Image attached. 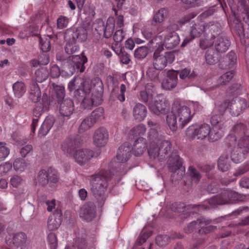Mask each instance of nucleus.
I'll list each match as a JSON object with an SVG mask.
<instances>
[{
    "label": "nucleus",
    "instance_id": "obj_36",
    "mask_svg": "<svg viewBox=\"0 0 249 249\" xmlns=\"http://www.w3.org/2000/svg\"><path fill=\"white\" fill-rule=\"evenodd\" d=\"M13 92L15 97H22L26 91L25 84L22 81H18L13 84L12 86Z\"/></svg>",
    "mask_w": 249,
    "mask_h": 249
},
{
    "label": "nucleus",
    "instance_id": "obj_3",
    "mask_svg": "<svg viewBox=\"0 0 249 249\" xmlns=\"http://www.w3.org/2000/svg\"><path fill=\"white\" fill-rule=\"evenodd\" d=\"M54 94L59 106V113L64 117H69L74 110V103L70 98L64 99L65 96V88L63 86H53Z\"/></svg>",
    "mask_w": 249,
    "mask_h": 249
},
{
    "label": "nucleus",
    "instance_id": "obj_35",
    "mask_svg": "<svg viewBox=\"0 0 249 249\" xmlns=\"http://www.w3.org/2000/svg\"><path fill=\"white\" fill-rule=\"evenodd\" d=\"M218 169L224 172L228 171L231 167L230 161L228 158V153L225 152L219 158L217 161Z\"/></svg>",
    "mask_w": 249,
    "mask_h": 249
},
{
    "label": "nucleus",
    "instance_id": "obj_7",
    "mask_svg": "<svg viewBox=\"0 0 249 249\" xmlns=\"http://www.w3.org/2000/svg\"><path fill=\"white\" fill-rule=\"evenodd\" d=\"M172 144L170 141L164 140L160 142L158 149L149 148L148 153L150 157L155 158L157 157L160 160H163L167 156L169 152L171 150Z\"/></svg>",
    "mask_w": 249,
    "mask_h": 249
},
{
    "label": "nucleus",
    "instance_id": "obj_63",
    "mask_svg": "<svg viewBox=\"0 0 249 249\" xmlns=\"http://www.w3.org/2000/svg\"><path fill=\"white\" fill-rule=\"evenodd\" d=\"M40 48L43 52H49L51 49L50 38H40Z\"/></svg>",
    "mask_w": 249,
    "mask_h": 249
},
{
    "label": "nucleus",
    "instance_id": "obj_34",
    "mask_svg": "<svg viewBox=\"0 0 249 249\" xmlns=\"http://www.w3.org/2000/svg\"><path fill=\"white\" fill-rule=\"evenodd\" d=\"M182 165V160L177 152H173L167 161V167L169 170H175L177 167Z\"/></svg>",
    "mask_w": 249,
    "mask_h": 249
},
{
    "label": "nucleus",
    "instance_id": "obj_19",
    "mask_svg": "<svg viewBox=\"0 0 249 249\" xmlns=\"http://www.w3.org/2000/svg\"><path fill=\"white\" fill-rule=\"evenodd\" d=\"M131 146V144L126 142L119 147L116 159L119 162H125L130 158L132 150Z\"/></svg>",
    "mask_w": 249,
    "mask_h": 249
},
{
    "label": "nucleus",
    "instance_id": "obj_55",
    "mask_svg": "<svg viewBox=\"0 0 249 249\" xmlns=\"http://www.w3.org/2000/svg\"><path fill=\"white\" fill-rule=\"evenodd\" d=\"M188 173L192 181L197 183L200 180L201 176L195 167L190 166L188 169Z\"/></svg>",
    "mask_w": 249,
    "mask_h": 249
},
{
    "label": "nucleus",
    "instance_id": "obj_49",
    "mask_svg": "<svg viewBox=\"0 0 249 249\" xmlns=\"http://www.w3.org/2000/svg\"><path fill=\"white\" fill-rule=\"evenodd\" d=\"M94 125L89 117L85 118L81 122L78 128V132L82 133L90 129Z\"/></svg>",
    "mask_w": 249,
    "mask_h": 249
},
{
    "label": "nucleus",
    "instance_id": "obj_58",
    "mask_svg": "<svg viewBox=\"0 0 249 249\" xmlns=\"http://www.w3.org/2000/svg\"><path fill=\"white\" fill-rule=\"evenodd\" d=\"M12 162L6 161L0 164V176L6 175L12 169Z\"/></svg>",
    "mask_w": 249,
    "mask_h": 249
},
{
    "label": "nucleus",
    "instance_id": "obj_11",
    "mask_svg": "<svg viewBox=\"0 0 249 249\" xmlns=\"http://www.w3.org/2000/svg\"><path fill=\"white\" fill-rule=\"evenodd\" d=\"M94 156V152L88 149H80L75 151L73 158L79 165H84L88 162Z\"/></svg>",
    "mask_w": 249,
    "mask_h": 249
},
{
    "label": "nucleus",
    "instance_id": "obj_13",
    "mask_svg": "<svg viewBox=\"0 0 249 249\" xmlns=\"http://www.w3.org/2000/svg\"><path fill=\"white\" fill-rule=\"evenodd\" d=\"M96 215V206L91 201L86 203L81 208L80 217L87 222L91 221Z\"/></svg>",
    "mask_w": 249,
    "mask_h": 249
},
{
    "label": "nucleus",
    "instance_id": "obj_51",
    "mask_svg": "<svg viewBox=\"0 0 249 249\" xmlns=\"http://www.w3.org/2000/svg\"><path fill=\"white\" fill-rule=\"evenodd\" d=\"M171 239H172L171 236H169L166 234H160L156 237L155 241L158 246L162 247L167 245Z\"/></svg>",
    "mask_w": 249,
    "mask_h": 249
},
{
    "label": "nucleus",
    "instance_id": "obj_41",
    "mask_svg": "<svg viewBox=\"0 0 249 249\" xmlns=\"http://www.w3.org/2000/svg\"><path fill=\"white\" fill-rule=\"evenodd\" d=\"M226 193H227V198L229 199L228 204L242 201L245 199V196L239 194L235 191L226 190Z\"/></svg>",
    "mask_w": 249,
    "mask_h": 249
},
{
    "label": "nucleus",
    "instance_id": "obj_46",
    "mask_svg": "<svg viewBox=\"0 0 249 249\" xmlns=\"http://www.w3.org/2000/svg\"><path fill=\"white\" fill-rule=\"evenodd\" d=\"M237 146L247 154L249 153V135H244L238 140Z\"/></svg>",
    "mask_w": 249,
    "mask_h": 249
},
{
    "label": "nucleus",
    "instance_id": "obj_33",
    "mask_svg": "<svg viewBox=\"0 0 249 249\" xmlns=\"http://www.w3.org/2000/svg\"><path fill=\"white\" fill-rule=\"evenodd\" d=\"M168 15V10L166 8L160 9L153 16L151 20V25L156 26L163 22Z\"/></svg>",
    "mask_w": 249,
    "mask_h": 249
},
{
    "label": "nucleus",
    "instance_id": "obj_2",
    "mask_svg": "<svg viewBox=\"0 0 249 249\" xmlns=\"http://www.w3.org/2000/svg\"><path fill=\"white\" fill-rule=\"evenodd\" d=\"M108 168L101 169L97 174L90 177V191L97 198L98 206L102 207L105 203V193L108 185Z\"/></svg>",
    "mask_w": 249,
    "mask_h": 249
},
{
    "label": "nucleus",
    "instance_id": "obj_15",
    "mask_svg": "<svg viewBox=\"0 0 249 249\" xmlns=\"http://www.w3.org/2000/svg\"><path fill=\"white\" fill-rule=\"evenodd\" d=\"M108 132L107 128L101 127L94 132L93 137L94 144L97 147L105 146L107 142Z\"/></svg>",
    "mask_w": 249,
    "mask_h": 249
},
{
    "label": "nucleus",
    "instance_id": "obj_8",
    "mask_svg": "<svg viewBox=\"0 0 249 249\" xmlns=\"http://www.w3.org/2000/svg\"><path fill=\"white\" fill-rule=\"evenodd\" d=\"M175 52H167L164 54L153 56V67L159 71L162 70L168 63L171 64L175 58Z\"/></svg>",
    "mask_w": 249,
    "mask_h": 249
},
{
    "label": "nucleus",
    "instance_id": "obj_61",
    "mask_svg": "<svg viewBox=\"0 0 249 249\" xmlns=\"http://www.w3.org/2000/svg\"><path fill=\"white\" fill-rule=\"evenodd\" d=\"M37 180L42 185H45L48 183L47 172L45 170L42 169L39 172Z\"/></svg>",
    "mask_w": 249,
    "mask_h": 249
},
{
    "label": "nucleus",
    "instance_id": "obj_25",
    "mask_svg": "<svg viewBox=\"0 0 249 249\" xmlns=\"http://www.w3.org/2000/svg\"><path fill=\"white\" fill-rule=\"evenodd\" d=\"M54 122L53 116L50 115L47 116L39 129L38 136L41 137L46 136L53 126Z\"/></svg>",
    "mask_w": 249,
    "mask_h": 249
},
{
    "label": "nucleus",
    "instance_id": "obj_52",
    "mask_svg": "<svg viewBox=\"0 0 249 249\" xmlns=\"http://www.w3.org/2000/svg\"><path fill=\"white\" fill-rule=\"evenodd\" d=\"M199 228L200 229L198 230L197 232L199 236L207 235L210 233L214 232L217 229L216 226L208 225H205L204 224L200 225Z\"/></svg>",
    "mask_w": 249,
    "mask_h": 249
},
{
    "label": "nucleus",
    "instance_id": "obj_57",
    "mask_svg": "<svg viewBox=\"0 0 249 249\" xmlns=\"http://www.w3.org/2000/svg\"><path fill=\"white\" fill-rule=\"evenodd\" d=\"M148 53V48L146 46H142L137 48L134 52V56L138 59L145 58Z\"/></svg>",
    "mask_w": 249,
    "mask_h": 249
},
{
    "label": "nucleus",
    "instance_id": "obj_20",
    "mask_svg": "<svg viewBox=\"0 0 249 249\" xmlns=\"http://www.w3.org/2000/svg\"><path fill=\"white\" fill-rule=\"evenodd\" d=\"M176 109L178 113L177 117L178 118V122L180 123L179 126L181 128H183L192 118L190 115V110L186 106H179Z\"/></svg>",
    "mask_w": 249,
    "mask_h": 249
},
{
    "label": "nucleus",
    "instance_id": "obj_32",
    "mask_svg": "<svg viewBox=\"0 0 249 249\" xmlns=\"http://www.w3.org/2000/svg\"><path fill=\"white\" fill-rule=\"evenodd\" d=\"M133 114L135 120L138 122H141L146 116V108L143 105L138 103L133 108Z\"/></svg>",
    "mask_w": 249,
    "mask_h": 249
},
{
    "label": "nucleus",
    "instance_id": "obj_44",
    "mask_svg": "<svg viewBox=\"0 0 249 249\" xmlns=\"http://www.w3.org/2000/svg\"><path fill=\"white\" fill-rule=\"evenodd\" d=\"M178 71V75L179 74V78L181 79H193L196 76V74L194 71H192L191 69L185 68L180 71Z\"/></svg>",
    "mask_w": 249,
    "mask_h": 249
},
{
    "label": "nucleus",
    "instance_id": "obj_26",
    "mask_svg": "<svg viewBox=\"0 0 249 249\" xmlns=\"http://www.w3.org/2000/svg\"><path fill=\"white\" fill-rule=\"evenodd\" d=\"M146 140L142 137H139L134 142L131 149L135 156H141L146 148Z\"/></svg>",
    "mask_w": 249,
    "mask_h": 249
},
{
    "label": "nucleus",
    "instance_id": "obj_37",
    "mask_svg": "<svg viewBox=\"0 0 249 249\" xmlns=\"http://www.w3.org/2000/svg\"><path fill=\"white\" fill-rule=\"evenodd\" d=\"M211 128L209 124H203L200 126L197 125L196 136L198 139L203 140L207 136H210Z\"/></svg>",
    "mask_w": 249,
    "mask_h": 249
},
{
    "label": "nucleus",
    "instance_id": "obj_6",
    "mask_svg": "<svg viewBox=\"0 0 249 249\" xmlns=\"http://www.w3.org/2000/svg\"><path fill=\"white\" fill-rule=\"evenodd\" d=\"M81 144V137L78 135H74L66 138L61 144V149L67 155H71L74 150Z\"/></svg>",
    "mask_w": 249,
    "mask_h": 249
},
{
    "label": "nucleus",
    "instance_id": "obj_60",
    "mask_svg": "<svg viewBox=\"0 0 249 249\" xmlns=\"http://www.w3.org/2000/svg\"><path fill=\"white\" fill-rule=\"evenodd\" d=\"M146 131L145 125L143 124H140L136 126L131 130V134L134 136H137L138 135H143Z\"/></svg>",
    "mask_w": 249,
    "mask_h": 249
},
{
    "label": "nucleus",
    "instance_id": "obj_24",
    "mask_svg": "<svg viewBox=\"0 0 249 249\" xmlns=\"http://www.w3.org/2000/svg\"><path fill=\"white\" fill-rule=\"evenodd\" d=\"M237 56L233 51L229 52L223 58V60L220 61L219 67L222 69H230L234 67L236 64Z\"/></svg>",
    "mask_w": 249,
    "mask_h": 249
},
{
    "label": "nucleus",
    "instance_id": "obj_54",
    "mask_svg": "<svg viewBox=\"0 0 249 249\" xmlns=\"http://www.w3.org/2000/svg\"><path fill=\"white\" fill-rule=\"evenodd\" d=\"M234 75V71H228L222 75L218 80V83L220 85H226L233 78Z\"/></svg>",
    "mask_w": 249,
    "mask_h": 249
},
{
    "label": "nucleus",
    "instance_id": "obj_31",
    "mask_svg": "<svg viewBox=\"0 0 249 249\" xmlns=\"http://www.w3.org/2000/svg\"><path fill=\"white\" fill-rule=\"evenodd\" d=\"M205 58L207 64L214 65L220 61L221 53L215 51V49L210 48L206 52Z\"/></svg>",
    "mask_w": 249,
    "mask_h": 249
},
{
    "label": "nucleus",
    "instance_id": "obj_10",
    "mask_svg": "<svg viewBox=\"0 0 249 249\" xmlns=\"http://www.w3.org/2000/svg\"><path fill=\"white\" fill-rule=\"evenodd\" d=\"M150 111L156 115H165L169 113L170 105L165 99L155 101L154 103H149Z\"/></svg>",
    "mask_w": 249,
    "mask_h": 249
},
{
    "label": "nucleus",
    "instance_id": "obj_53",
    "mask_svg": "<svg viewBox=\"0 0 249 249\" xmlns=\"http://www.w3.org/2000/svg\"><path fill=\"white\" fill-rule=\"evenodd\" d=\"M170 172H172V178H173V180H180L182 178L183 176L185 174V168L184 166H180L177 167L175 170H169Z\"/></svg>",
    "mask_w": 249,
    "mask_h": 249
},
{
    "label": "nucleus",
    "instance_id": "obj_48",
    "mask_svg": "<svg viewBox=\"0 0 249 249\" xmlns=\"http://www.w3.org/2000/svg\"><path fill=\"white\" fill-rule=\"evenodd\" d=\"M13 166L15 171L22 172L27 167L28 163L22 158H17L14 161Z\"/></svg>",
    "mask_w": 249,
    "mask_h": 249
},
{
    "label": "nucleus",
    "instance_id": "obj_64",
    "mask_svg": "<svg viewBox=\"0 0 249 249\" xmlns=\"http://www.w3.org/2000/svg\"><path fill=\"white\" fill-rule=\"evenodd\" d=\"M214 43L213 39H209L206 38H201L199 40V46L202 50H205L207 48L212 47Z\"/></svg>",
    "mask_w": 249,
    "mask_h": 249
},
{
    "label": "nucleus",
    "instance_id": "obj_14",
    "mask_svg": "<svg viewBox=\"0 0 249 249\" xmlns=\"http://www.w3.org/2000/svg\"><path fill=\"white\" fill-rule=\"evenodd\" d=\"M247 103L245 99L235 97L231 101L230 111L232 115L238 116L247 107Z\"/></svg>",
    "mask_w": 249,
    "mask_h": 249
},
{
    "label": "nucleus",
    "instance_id": "obj_42",
    "mask_svg": "<svg viewBox=\"0 0 249 249\" xmlns=\"http://www.w3.org/2000/svg\"><path fill=\"white\" fill-rule=\"evenodd\" d=\"M66 40L67 42L66 44L65 50L67 54H72L79 52L80 48L79 45L77 44L76 40L71 39Z\"/></svg>",
    "mask_w": 249,
    "mask_h": 249
},
{
    "label": "nucleus",
    "instance_id": "obj_28",
    "mask_svg": "<svg viewBox=\"0 0 249 249\" xmlns=\"http://www.w3.org/2000/svg\"><path fill=\"white\" fill-rule=\"evenodd\" d=\"M205 30L211 35L212 39L216 38L222 31L221 24L217 22H210L205 26Z\"/></svg>",
    "mask_w": 249,
    "mask_h": 249
},
{
    "label": "nucleus",
    "instance_id": "obj_43",
    "mask_svg": "<svg viewBox=\"0 0 249 249\" xmlns=\"http://www.w3.org/2000/svg\"><path fill=\"white\" fill-rule=\"evenodd\" d=\"M173 110L171 112L168 113L166 116V122L170 129L172 131H175L178 128L177 116L173 113L174 107L172 108Z\"/></svg>",
    "mask_w": 249,
    "mask_h": 249
},
{
    "label": "nucleus",
    "instance_id": "obj_1",
    "mask_svg": "<svg viewBox=\"0 0 249 249\" xmlns=\"http://www.w3.org/2000/svg\"><path fill=\"white\" fill-rule=\"evenodd\" d=\"M80 84V88L76 89L74 92V96L78 102L80 103V106L84 109H91L93 106H96L101 104L102 102V93L103 88L101 82H97L94 87V89L97 90L94 92L92 89V84L89 80L83 81L80 77L72 79L69 83L68 89L70 91H72Z\"/></svg>",
    "mask_w": 249,
    "mask_h": 249
},
{
    "label": "nucleus",
    "instance_id": "obj_47",
    "mask_svg": "<svg viewBox=\"0 0 249 249\" xmlns=\"http://www.w3.org/2000/svg\"><path fill=\"white\" fill-rule=\"evenodd\" d=\"M247 130L246 124L241 122H237L232 127V131L235 135L241 137L246 135Z\"/></svg>",
    "mask_w": 249,
    "mask_h": 249
},
{
    "label": "nucleus",
    "instance_id": "obj_9",
    "mask_svg": "<svg viewBox=\"0 0 249 249\" xmlns=\"http://www.w3.org/2000/svg\"><path fill=\"white\" fill-rule=\"evenodd\" d=\"M26 234L22 232L15 233L11 239V235L7 236L5 242L10 247L15 246L20 247V249H28V244L26 242Z\"/></svg>",
    "mask_w": 249,
    "mask_h": 249
},
{
    "label": "nucleus",
    "instance_id": "obj_45",
    "mask_svg": "<svg viewBox=\"0 0 249 249\" xmlns=\"http://www.w3.org/2000/svg\"><path fill=\"white\" fill-rule=\"evenodd\" d=\"M35 74L36 81L40 83L46 80L49 75L48 70L44 67L37 70Z\"/></svg>",
    "mask_w": 249,
    "mask_h": 249
},
{
    "label": "nucleus",
    "instance_id": "obj_29",
    "mask_svg": "<svg viewBox=\"0 0 249 249\" xmlns=\"http://www.w3.org/2000/svg\"><path fill=\"white\" fill-rule=\"evenodd\" d=\"M228 200L226 190H224L221 193L209 199L208 203L210 207H213L217 205L228 204Z\"/></svg>",
    "mask_w": 249,
    "mask_h": 249
},
{
    "label": "nucleus",
    "instance_id": "obj_21",
    "mask_svg": "<svg viewBox=\"0 0 249 249\" xmlns=\"http://www.w3.org/2000/svg\"><path fill=\"white\" fill-rule=\"evenodd\" d=\"M205 30V26H204V24L201 23L194 24L191 27V29L190 31V37L186 38L184 40L181 45L185 46L193 39L200 37L201 34L204 32Z\"/></svg>",
    "mask_w": 249,
    "mask_h": 249
},
{
    "label": "nucleus",
    "instance_id": "obj_39",
    "mask_svg": "<svg viewBox=\"0 0 249 249\" xmlns=\"http://www.w3.org/2000/svg\"><path fill=\"white\" fill-rule=\"evenodd\" d=\"M247 154L237 146L231 152V159L235 163L242 161L246 157Z\"/></svg>",
    "mask_w": 249,
    "mask_h": 249
},
{
    "label": "nucleus",
    "instance_id": "obj_17",
    "mask_svg": "<svg viewBox=\"0 0 249 249\" xmlns=\"http://www.w3.org/2000/svg\"><path fill=\"white\" fill-rule=\"evenodd\" d=\"M49 98L46 94H43L41 102H37L34 105L33 115L36 118H39L43 112L49 109Z\"/></svg>",
    "mask_w": 249,
    "mask_h": 249
},
{
    "label": "nucleus",
    "instance_id": "obj_12",
    "mask_svg": "<svg viewBox=\"0 0 249 249\" xmlns=\"http://www.w3.org/2000/svg\"><path fill=\"white\" fill-rule=\"evenodd\" d=\"M87 37V32L84 29H77L75 27L67 29L65 31L64 38L65 40L79 39L81 41H85Z\"/></svg>",
    "mask_w": 249,
    "mask_h": 249
},
{
    "label": "nucleus",
    "instance_id": "obj_18",
    "mask_svg": "<svg viewBox=\"0 0 249 249\" xmlns=\"http://www.w3.org/2000/svg\"><path fill=\"white\" fill-rule=\"evenodd\" d=\"M213 45L215 51L221 54L228 51L231 46V41L228 36H220L214 41Z\"/></svg>",
    "mask_w": 249,
    "mask_h": 249
},
{
    "label": "nucleus",
    "instance_id": "obj_50",
    "mask_svg": "<svg viewBox=\"0 0 249 249\" xmlns=\"http://www.w3.org/2000/svg\"><path fill=\"white\" fill-rule=\"evenodd\" d=\"M47 172L48 182L50 181L52 183L58 182L59 176L57 171L53 168L50 167Z\"/></svg>",
    "mask_w": 249,
    "mask_h": 249
},
{
    "label": "nucleus",
    "instance_id": "obj_56",
    "mask_svg": "<svg viewBox=\"0 0 249 249\" xmlns=\"http://www.w3.org/2000/svg\"><path fill=\"white\" fill-rule=\"evenodd\" d=\"M10 152V148L6 146V143L0 142V161L5 160Z\"/></svg>",
    "mask_w": 249,
    "mask_h": 249
},
{
    "label": "nucleus",
    "instance_id": "obj_40",
    "mask_svg": "<svg viewBox=\"0 0 249 249\" xmlns=\"http://www.w3.org/2000/svg\"><path fill=\"white\" fill-rule=\"evenodd\" d=\"M30 94L33 101L36 102L41 97L40 89L36 82L32 80L30 86Z\"/></svg>",
    "mask_w": 249,
    "mask_h": 249
},
{
    "label": "nucleus",
    "instance_id": "obj_22",
    "mask_svg": "<svg viewBox=\"0 0 249 249\" xmlns=\"http://www.w3.org/2000/svg\"><path fill=\"white\" fill-rule=\"evenodd\" d=\"M178 71L171 70L167 72V77L162 82L163 89L170 90L174 88L178 83Z\"/></svg>",
    "mask_w": 249,
    "mask_h": 249
},
{
    "label": "nucleus",
    "instance_id": "obj_4",
    "mask_svg": "<svg viewBox=\"0 0 249 249\" xmlns=\"http://www.w3.org/2000/svg\"><path fill=\"white\" fill-rule=\"evenodd\" d=\"M178 29V25L175 23H172L167 27L160 26L157 28V32L160 34L165 31L163 45L167 49H172L177 46L179 43V36L176 32Z\"/></svg>",
    "mask_w": 249,
    "mask_h": 249
},
{
    "label": "nucleus",
    "instance_id": "obj_16",
    "mask_svg": "<svg viewBox=\"0 0 249 249\" xmlns=\"http://www.w3.org/2000/svg\"><path fill=\"white\" fill-rule=\"evenodd\" d=\"M171 208L173 211L180 213H184L186 211H189L191 209H195L196 208H197L198 210H205L209 209L210 208V206H206L204 204H191L187 206L182 202H175L174 203L172 204Z\"/></svg>",
    "mask_w": 249,
    "mask_h": 249
},
{
    "label": "nucleus",
    "instance_id": "obj_62",
    "mask_svg": "<svg viewBox=\"0 0 249 249\" xmlns=\"http://www.w3.org/2000/svg\"><path fill=\"white\" fill-rule=\"evenodd\" d=\"M86 240L84 238L79 239L78 238L75 240L74 245L71 247L66 246L65 249H84L86 247Z\"/></svg>",
    "mask_w": 249,
    "mask_h": 249
},
{
    "label": "nucleus",
    "instance_id": "obj_38",
    "mask_svg": "<svg viewBox=\"0 0 249 249\" xmlns=\"http://www.w3.org/2000/svg\"><path fill=\"white\" fill-rule=\"evenodd\" d=\"M89 117L95 124L96 123L104 119L105 112L104 108L101 107L96 108L91 112Z\"/></svg>",
    "mask_w": 249,
    "mask_h": 249
},
{
    "label": "nucleus",
    "instance_id": "obj_27",
    "mask_svg": "<svg viewBox=\"0 0 249 249\" xmlns=\"http://www.w3.org/2000/svg\"><path fill=\"white\" fill-rule=\"evenodd\" d=\"M125 90V85L124 84L121 85L120 93H119V88L118 86H115L113 88L110 95V102H115L116 100H119L121 102H124L125 100L124 92Z\"/></svg>",
    "mask_w": 249,
    "mask_h": 249
},
{
    "label": "nucleus",
    "instance_id": "obj_59",
    "mask_svg": "<svg viewBox=\"0 0 249 249\" xmlns=\"http://www.w3.org/2000/svg\"><path fill=\"white\" fill-rule=\"evenodd\" d=\"M23 178L18 175L12 176L10 179V184L14 188H18L23 183Z\"/></svg>",
    "mask_w": 249,
    "mask_h": 249
},
{
    "label": "nucleus",
    "instance_id": "obj_5",
    "mask_svg": "<svg viewBox=\"0 0 249 249\" xmlns=\"http://www.w3.org/2000/svg\"><path fill=\"white\" fill-rule=\"evenodd\" d=\"M82 55H72L71 61L68 63L65 70L67 71L68 74H73L75 71L82 72L85 71V64L87 62V57L82 53Z\"/></svg>",
    "mask_w": 249,
    "mask_h": 249
},
{
    "label": "nucleus",
    "instance_id": "obj_30",
    "mask_svg": "<svg viewBox=\"0 0 249 249\" xmlns=\"http://www.w3.org/2000/svg\"><path fill=\"white\" fill-rule=\"evenodd\" d=\"M212 222V220L206 219L204 217H201L197 218L196 220L192 221L184 229V231L187 233H191L196 228V226H200L204 224L205 225H209Z\"/></svg>",
    "mask_w": 249,
    "mask_h": 249
},
{
    "label": "nucleus",
    "instance_id": "obj_23",
    "mask_svg": "<svg viewBox=\"0 0 249 249\" xmlns=\"http://www.w3.org/2000/svg\"><path fill=\"white\" fill-rule=\"evenodd\" d=\"M62 213L61 211L57 209L55 213L49 217L48 220V229L52 231L58 229L61 224Z\"/></svg>",
    "mask_w": 249,
    "mask_h": 249
}]
</instances>
